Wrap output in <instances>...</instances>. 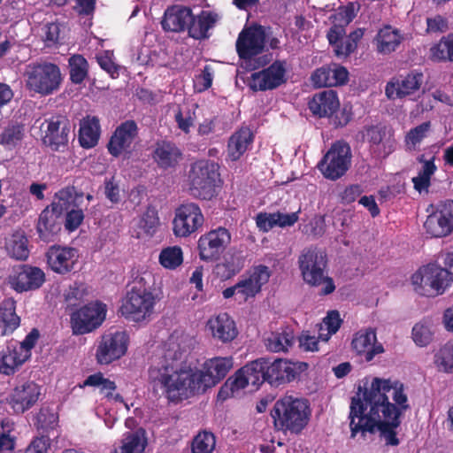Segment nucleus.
I'll return each mask as SVG.
<instances>
[{
  "label": "nucleus",
  "mask_w": 453,
  "mask_h": 453,
  "mask_svg": "<svg viewBox=\"0 0 453 453\" xmlns=\"http://www.w3.org/2000/svg\"><path fill=\"white\" fill-rule=\"evenodd\" d=\"M159 362L150 367L149 382L154 391L160 390L172 403L204 393L216 386L233 366L231 357H215L207 359L202 369L183 364L185 350L173 341H169Z\"/></svg>",
  "instance_id": "1"
},
{
  "label": "nucleus",
  "mask_w": 453,
  "mask_h": 453,
  "mask_svg": "<svg viewBox=\"0 0 453 453\" xmlns=\"http://www.w3.org/2000/svg\"><path fill=\"white\" fill-rule=\"evenodd\" d=\"M403 385L399 381L374 378L370 389L351 398L349 406L350 437L357 434H374L376 429L384 435L389 445L396 446L399 440L395 429L400 426V416L409 408Z\"/></svg>",
  "instance_id": "2"
},
{
  "label": "nucleus",
  "mask_w": 453,
  "mask_h": 453,
  "mask_svg": "<svg viewBox=\"0 0 453 453\" xmlns=\"http://www.w3.org/2000/svg\"><path fill=\"white\" fill-rule=\"evenodd\" d=\"M270 415L275 431L299 434L310 422L311 404L304 397L284 395L275 401Z\"/></svg>",
  "instance_id": "3"
},
{
  "label": "nucleus",
  "mask_w": 453,
  "mask_h": 453,
  "mask_svg": "<svg viewBox=\"0 0 453 453\" xmlns=\"http://www.w3.org/2000/svg\"><path fill=\"white\" fill-rule=\"evenodd\" d=\"M298 266L303 281L311 287H321L319 294L327 296L335 290L333 278L327 274V256L325 251L311 246L298 257Z\"/></svg>",
  "instance_id": "4"
},
{
  "label": "nucleus",
  "mask_w": 453,
  "mask_h": 453,
  "mask_svg": "<svg viewBox=\"0 0 453 453\" xmlns=\"http://www.w3.org/2000/svg\"><path fill=\"white\" fill-rule=\"evenodd\" d=\"M190 194L201 200H211L217 196L220 182L219 166L210 159H200L190 165L188 173Z\"/></svg>",
  "instance_id": "5"
},
{
  "label": "nucleus",
  "mask_w": 453,
  "mask_h": 453,
  "mask_svg": "<svg viewBox=\"0 0 453 453\" xmlns=\"http://www.w3.org/2000/svg\"><path fill=\"white\" fill-rule=\"evenodd\" d=\"M74 187H67L60 189L56 197L59 200L53 202L42 211L39 215L36 232L41 241L44 242H55L62 227V211L69 199L72 198Z\"/></svg>",
  "instance_id": "6"
},
{
  "label": "nucleus",
  "mask_w": 453,
  "mask_h": 453,
  "mask_svg": "<svg viewBox=\"0 0 453 453\" xmlns=\"http://www.w3.org/2000/svg\"><path fill=\"white\" fill-rule=\"evenodd\" d=\"M26 77L27 88L42 96H50L58 91L63 81L59 66L48 61L29 64Z\"/></svg>",
  "instance_id": "7"
},
{
  "label": "nucleus",
  "mask_w": 453,
  "mask_h": 453,
  "mask_svg": "<svg viewBox=\"0 0 453 453\" xmlns=\"http://www.w3.org/2000/svg\"><path fill=\"white\" fill-rule=\"evenodd\" d=\"M452 280L453 277L448 269L435 264H428L420 267L411 276V282L415 286V290L426 296L443 294Z\"/></svg>",
  "instance_id": "8"
},
{
  "label": "nucleus",
  "mask_w": 453,
  "mask_h": 453,
  "mask_svg": "<svg viewBox=\"0 0 453 453\" xmlns=\"http://www.w3.org/2000/svg\"><path fill=\"white\" fill-rule=\"evenodd\" d=\"M351 149L344 141L333 142L317 165L322 175L330 180H336L346 174L351 165Z\"/></svg>",
  "instance_id": "9"
},
{
  "label": "nucleus",
  "mask_w": 453,
  "mask_h": 453,
  "mask_svg": "<svg viewBox=\"0 0 453 453\" xmlns=\"http://www.w3.org/2000/svg\"><path fill=\"white\" fill-rule=\"evenodd\" d=\"M159 301L156 293L127 292L119 308L121 315L129 321L136 323L149 321L155 313Z\"/></svg>",
  "instance_id": "10"
},
{
  "label": "nucleus",
  "mask_w": 453,
  "mask_h": 453,
  "mask_svg": "<svg viewBox=\"0 0 453 453\" xmlns=\"http://www.w3.org/2000/svg\"><path fill=\"white\" fill-rule=\"evenodd\" d=\"M106 305L99 301L91 302L71 316L73 334H88L98 328L105 319Z\"/></svg>",
  "instance_id": "11"
},
{
  "label": "nucleus",
  "mask_w": 453,
  "mask_h": 453,
  "mask_svg": "<svg viewBox=\"0 0 453 453\" xmlns=\"http://www.w3.org/2000/svg\"><path fill=\"white\" fill-rule=\"evenodd\" d=\"M204 223L201 208L195 203H185L175 209L173 231L177 237H188Z\"/></svg>",
  "instance_id": "12"
},
{
  "label": "nucleus",
  "mask_w": 453,
  "mask_h": 453,
  "mask_svg": "<svg viewBox=\"0 0 453 453\" xmlns=\"http://www.w3.org/2000/svg\"><path fill=\"white\" fill-rule=\"evenodd\" d=\"M431 207L433 210L424 223L426 234L434 238L447 236L453 231V200L440 201Z\"/></svg>",
  "instance_id": "13"
},
{
  "label": "nucleus",
  "mask_w": 453,
  "mask_h": 453,
  "mask_svg": "<svg viewBox=\"0 0 453 453\" xmlns=\"http://www.w3.org/2000/svg\"><path fill=\"white\" fill-rule=\"evenodd\" d=\"M230 242L231 234L222 226L202 234L197 242L200 259L204 262L218 261Z\"/></svg>",
  "instance_id": "14"
},
{
  "label": "nucleus",
  "mask_w": 453,
  "mask_h": 453,
  "mask_svg": "<svg viewBox=\"0 0 453 453\" xmlns=\"http://www.w3.org/2000/svg\"><path fill=\"white\" fill-rule=\"evenodd\" d=\"M46 126L42 142L53 151H64L69 142L71 122L65 115H54L44 120Z\"/></svg>",
  "instance_id": "15"
},
{
  "label": "nucleus",
  "mask_w": 453,
  "mask_h": 453,
  "mask_svg": "<svg viewBox=\"0 0 453 453\" xmlns=\"http://www.w3.org/2000/svg\"><path fill=\"white\" fill-rule=\"evenodd\" d=\"M128 340V335L124 331L103 334L96 350L97 363L109 365L119 359L127 353Z\"/></svg>",
  "instance_id": "16"
},
{
  "label": "nucleus",
  "mask_w": 453,
  "mask_h": 453,
  "mask_svg": "<svg viewBox=\"0 0 453 453\" xmlns=\"http://www.w3.org/2000/svg\"><path fill=\"white\" fill-rule=\"evenodd\" d=\"M286 61L275 60L268 67L251 73L250 88L253 91L273 90L286 83Z\"/></svg>",
  "instance_id": "17"
},
{
  "label": "nucleus",
  "mask_w": 453,
  "mask_h": 453,
  "mask_svg": "<svg viewBox=\"0 0 453 453\" xmlns=\"http://www.w3.org/2000/svg\"><path fill=\"white\" fill-rule=\"evenodd\" d=\"M139 128L134 120L128 119L119 125L112 133L107 144L109 153L118 157L122 154L130 155L134 140L138 137Z\"/></svg>",
  "instance_id": "18"
},
{
  "label": "nucleus",
  "mask_w": 453,
  "mask_h": 453,
  "mask_svg": "<svg viewBox=\"0 0 453 453\" xmlns=\"http://www.w3.org/2000/svg\"><path fill=\"white\" fill-rule=\"evenodd\" d=\"M47 265L56 273L67 274L74 270L79 260L78 250L67 246L53 245L46 252Z\"/></svg>",
  "instance_id": "19"
},
{
  "label": "nucleus",
  "mask_w": 453,
  "mask_h": 453,
  "mask_svg": "<svg viewBox=\"0 0 453 453\" xmlns=\"http://www.w3.org/2000/svg\"><path fill=\"white\" fill-rule=\"evenodd\" d=\"M364 136L370 145L371 151L377 157H386L395 150V139L386 126L379 124L366 127Z\"/></svg>",
  "instance_id": "20"
},
{
  "label": "nucleus",
  "mask_w": 453,
  "mask_h": 453,
  "mask_svg": "<svg viewBox=\"0 0 453 453\" xmlns=\"http://www.w3.org/2000/svg\"><path fill=\"white\" fill-rule=\"evenodd\" d=\"M265 47V34L259 28H243L238 35L235 48L241 59L250 60L262 53Z\"/></svg>",
  "instance_id": "21"
},
{
  "label": "nucleus",
  "mask_w": 453,
  "mask_h": 453,
  "mask_svg": "<svg viewBox=\"0 0 453 453\" xmlns=\"http://www.w3.org/2000/svg\"><path fill=\"white\" fill-rule=\"evenodd\" d=\"M270 275V270L266 265L255 266L248 276L242 277L235 284L237 296H240L243 301L254 297L261 291L262 286L268 282Z\"/></svg>",
  "instance_id": "22"
},
{
  "label": "nucleus",
  "mask_w": 453,
  "mask_h": 453,
  "mask_svg": "<svg viewBox=\"0 0 453 453\" xmlns=\"http://www.w3.org/2000/svg\"><path fill=\"white\" fill-rule=\"evenodd\" d=\"M423 82V73L411 71L406 75L393 78L386 85V95L389 99L403 98L418 91Z\"/></svg>",
  "instance_id": "23"
},
{
  "label": "nucleus",
  "mask_w": 453,
  "mask_h": 453,
  "mask_svg": "<svg viewBox=\"0 0 453 453\" xmlns=\"http://www.w3.org/2000/svg\"><path fill=\"white\" fill-rule=\"evenodd\" d=\"M352 349L366 362L372 361L376 355L384 352L381 343L377 342L375 329L368 327L357 331L351 342Z\"/></svg>",
  "instance_id": "24"
},
{
  "label": "nucleus",
  "mask_w": 453,
  "mask_h": 453,
  "mask_svg": "<svg viewBox=\"0 0 453 453\" xmlns=\"http://www.w3.org/2000/svg\"><path fill=\"white\" fill-rule=\"evenodd\" d=\"M183 158L181 150L171 141L162 140L155 144L152 159L161 170L175 169Z\"/></svg>",
  "instance_id": "25"
},
{
  "label": "nucleus",
  "mask_w": 453,
  "mask_h": 453,
  "mask_svg": "<svg viewBox=\"0 0 453 453\" xmlns=\"http://www.w3.org/2000/svg\"><path fill=\"white\" fill-rule=\"evenodd\" d=\"M193 20V12L189 7L174 4L166 8L161 22L165 32L181 33L188 30Z\"/></svg>",
  "instance_id": "26"
},
{
  "label": "nucleus",
  "mask_w": 453,
  "mask_h": 453,
  "mask_svg": "<svg viewBox=\"0 0 453 453\" xmlns=\"http://www.w3.org/2000/svg\"><path fill=\"white\" fill-rule=\"evenodd\" d=\"M349 81V72L342 65H334L331 68L323 65L317 68L311 75V81L315 88L342 86Z\"/></svg>",
  "instance_id": "27"
},
{
  "label": "nucleus",
  "mask_w": 453,
  "mask_h": 453,
  "mask_svg": "<svg viewBox=\"0 0 453 453\" xmlns=\"http://www.w3.org/2000/svg\"><path fill=\"white\" fill-rule=\"evenodd\" d=\"M40 388L35 382H26L16 387L10 395L9 403L15 413H23L37 401Z\"/></svg>",
  "instance_id": "28"
},
{
  "label": "nucleus",
  "mask_w": 453,
  "mask_h": 453,
  "mask_svg": "<svg viewBox=\"0 0 453 453\" xmlns=\"http://www.w3.org/2000/svg\"><path fill=\"white\" fill-rule=\"evenodd\" d=\"M265 369L266 382L275 387L294 380L297 374L294 363L280 358L273 361L266 358Z\"/></svg>",
  "instance_id": "29"
},
{
  "label": "nucleus",
  "mask_w": 453,
  "mask_h": 453,
  "mask_svg": "<svg viewBox=\"0 0 453 453\" xmlns=\"http://www.w3.org/2000/svg\"><path fill=\"white\" fill-rule=\"evenodd\" d=\"M45 281V273L36 266L25 265L21 271L12 280L11 284L19 293L35 290Z\"/></svg>",
  "instance_id": "30"
},
{
  "label": "nucleus",
  "mask_w": 453,
  "mask_h": 453,
  "mask_svg": "<svg viewBox=\"0 0 453 453\" xmlns=\"http://www.w3.org/2000/svg\"><path fill=\"white\" fill-rule=\"evenodd\" d=\"M29 358L18 347V342L11 340L0 351V373L14 374Z\"/></svg>",
  "instance_id": "31"
},
{
  "label": "nucleus",
  "mask_w": 453,
  "mask_h": 453,
  "mask_svg": "<svg viewBox=\"0 0 453 453\" xmlns=\"http://www.w3.org/2000/svg\"><path fill=\"white\" fill-rule=\"evenodd\" d=\"M308 105L313 115L319 118H329L338 111L340 101L336 91L327 89L315 94Z\"/></svg>",
  "instance_id": "32"
},
{
  "label": "nucleus",
  "mask_w": 453,
  "mask_h": 453,
  "mask_svg": "<svg viewBox=\"0 0 453 453\" xmlns=\"http://www.w3.org/2000/svg\"><path fill=\"white\" fill-rule=\"evenodd\" d=\"M207 326L213 338L223 343L231 342L238 334L234 320L226 312L211 318Z\"/></svg>",
  "instance_id": "33"
},
{
  "label": "nucleus",
  "mask_w": 453,
  "mask_h": 453,
  "mask_svg": "<svg viewBox=\"0 0 453 453\" xmlns=\"http://www.w3.org/2000/svg\"><path fill=\"white\" fill-rule=\"evenodd\" d=\"M78 140L84 149H91L97 145L101 127L99 119L96 116H86L80 120Z\"/></svg>",
  "instance_id": "34"
},
{
  "label": "nucleus",
  "mask_w": 453,
  "mask_h": 453,
  "mask_svg": "<svg viewBox=\"0 0 453 453\" xmlns=\"http://www.w3.org/2000/svg\"><path fill=\"white\" fill-rule=\"evenodd\" d=\"M20 317L16 313V301L4 298L0 303V334H12L20 326Z\"/></svg>",
  "instance_id": "35"
},
{
  "label": "nucleus",
  "mask_w": 453,
  "mask_h": 453,
  "mask_svg": "<svg viewBox=\"0 0 453 453\" xmlns=\"http://www.w3.org/2000/svg\"><path fill=\"white\" fill-rule=\"evenodd\" d=\"M218 15L211 12L202 11L197 16L193 14V20L188 27V35L196 40L209 38L208 31L217 22Z\"/></svg>",
  "instance_id": "36"
},
{
  "label": "nucleus",
  "mask_w": 453,
  "mask_h": 453,
  "mask_svg": "<svg viewBox=\"0 0 453 453\" xmlns=\"http://www.w3.org/2000/svg\"><path fill=\"white\" fill-rule=\"evenodd\" d=\"M403 39V37L398 29L387 25L378 31L374 42L378 52L389 54L398 48Z\"/></svg>",
  "instance_id": "37"
},
{
  "label": "nucleus",
  "mask_w": 453,
  "mask_h": 453,
  "mask_svg": "<svg viewBox=\"0 0 453 453\" xmlns=\"http://www.w3.org/2000/svg\"><path fill=\"white\" fill-rule=\"evenodd\" d=\"M253 142V134L248 127H242L234 132L228 140V156L233 161L238 160Z\"/></svg>",
  "instance_id": "38"
},
{
  "label": "nucleus",
  "mask_w": 453,
  "mask_h": 453,
  "mask_svg": "<svg viewBox=\"0 0 453 453\" xmlns=\"http://www.w3.org/2000/svg\"><path fill=\"white\" fill-rule=\"evenodd\" d=\"M147 446L145 430L139 428L134 432H127L124 435L122 445L112 453H143Z\"/></svg>",
  "instance_id": "39"
},
{
  "label": "nucleus",
  "mask_w": 453,
  "mask_h": 453,
  "mask_svg": "<svg viewBox=\"0 0 453 453\" xmlns=\"http://www.w3.org/2000/svg\"><path fill=\"white\" fill-rule=\"evenodd\" d=\"M25 125L10 122L0 134V144L6 150H13L21 144L25 137Z\"/></svg>",
  "instance_id": "40"
},
{
  "label": "nucleus",
  "mask_w": 453,
  "mask_h": 453,
  "mask_svg": "<svg viewBox=\"0 0 453 453\" xmlns=\"http://www.w3.org/2000/svg\"><path fill=\"white\" fill-rule=\"evenodd\" d=\"M266 358L261 357L251 361L242 367V372L250 383L256 388H258L264 382L266 381Z\"/></svg>",
  "instance_id": "41"
},
{
  "label": "nucleus",
  "mask_w": 453,
  "mask_h": 453,
  "mask_svg": "<svg viewBox=\"0 0 453 453\" xmlns=\"http://www.w3.org/2000/svg\"><path fill=\"white\" fill-rule=\"evenodd\" d=\"M70 81L75 85H81L88 76L89 65L81 54H73L68 59Z\"/></svg>",
  "instance_id": "42"
},
{
  "label": "nucleus",
  "mask_w": 453,
  "mask_h": 453,
  "mask_svg": "<svg viewBox=\"0 0 453 453\" xmlns=\"http://www.w3.org/2000/svg\"><path fill=\"white\" fill-rule=\"evenodd\" d=\"M419 163H423L422 169L418 172V176L412 178L414 188L421 193L427 190L431 185V177L435 173L437 167L434 164V157L426 160L424 156L418 158Z\"/></svg>",
  "instance_id": "43"
},
{
  "label": "nucleus",
  "mask_w": 453,
  "mask_h": 453,
  "mask_svg": "<svg viewBox=\"0 0 453 453\" xmlns=\"http://www.w3.org/2000/svg\"><path fill=\"white\" fill-rule=\"evenodd\" d=\"M81 387L97 388H99L100 394L104 395L108 399L112 397V393L117 388L115 382L108 378H105L100 372L88 376Z\"/></svg>",
  "instance_id": "44"
},
{
  "label": "nucleus",
  "mask_w": 453,
  "mask_h": 453,
  "mask_svg": "<svg viewBox=\"0 0 453 453\" xmlns=\"http://www.w3.org/2000/svg\"><path fill=\"white\" fill-rule=\"evenodd\" d=\"M431 58L435 61L453 62V34L442 37L430 49Z\"/></svg>",
  "instance_id": "45"
},
{
  "label": "nucleus",
  "mask_w": 453,
  "mask_h": 453,
  "mask_svg": "<svg viewBox=\"0 0 453 453\" xmlns=\"http://www.w3.org/2000/svg\"><path fill=\"white\" fill-rule=\"evenodd\" d=\"M10 257L16 260H26L29 256L28 240L23 234L16 233L7 246Z\"/></svg>",
  "instance_id": "46"
},
{
  "label": "nucleus",
  "mask_w": 453,
  "mask_h": 453,
  "mask_svg": "<svg viewBox=\"0 0 453 453\" xmlns=\"http://www.w3.org/2000/svg\"><path fill=\"white\" fill-rule=\"evenodd\" d=\"M294 342V336L291 331L272 333L266 339V348L272 352L287 351Z\"/></svg>",
  "instance_id": "47"
},
{
  "label": "nucleus",
  "mask_w": 453,
  "mask_h": 453,
  "mask_svg": "<svg viewBox=\"0 0 453 453\" xmlns=\"http://www.w3.org/2000/svg\"><path fill=\"white\" fill-rule=\"evenodd\" d=\"M158 260L163 267L174 270L183 262L182 250L179 246L165 248L161 250Z\"/></svg>",
  "instance_id": "48"
},
{
  "label": "nucleus",
  "mask_w": 453,
  "mask_h": 453,
  "mask_svg": "<svg viewBox=\"0 0 453 453\" xmlns=\"http://www.w3.org/2000/svg\"><path fill=\"white\" fill-rule=\"evenodd\" d=\"M154 276L150 272L145 271L142 273H137L133 275V280L129 283L130 288L127 292L136 293H155Z\"/></svg>",
  "instance_id": "49"
},
{
  "label": "nucleus",
  "mask_w": 453,
  "mask_h": 453,
  "mask_svg": "<svg viewBox=\"0 0 453 453\" xmlns=\"http://www.w3.org/2000/svg\"><path fill=\"white\" fill-rule=\"evenodd\" d=\"M434 364L440 372L453 373V344H445L437 351Z\"/></svg>",
  "instance_id": "50"
},
{
  "label": "nucleus",
  "mask_w": 453,
  "mask_h": 453,
  "mask_svg": "<svg viewBox=\"0 0 453 453\" xmlns=\"http://www.w3.org/2000/svg\"><path fill=\"white\" fill-rule=\"evenodd\" d=\"M159 225L157 211L153 206H148L139 220V228L147 235H153Z\"/></svg>",
  "instance_id": "51"
},
{
  "label": "nucleus",
  "mask_w": 453,
  "mask_h": 453,
  "mask_svg": "<svg viewBox=\"0 0 453 453\" xmlns=\"http://www.w3.org/2000/svg\"><path fill=\"white\" fill-rule=\"evenodd\" d=\"M215 436L211 432L199 433L192 441L193 453H211L215 447Z\"/></svg>",
  "instance_id": "52"
},
{
  "label": "nucleus",
  "mask_w": 453,
  "mask_h": 453,
  "mask_svg": "<svg viewBox=\"0 0 453 453\" xmlns=\"http://www.w3.org/2000/svg\"><path fill=\"white\" fill-rule=\"evenodd\" d=\"M433 332L426 322L420 321L412 327L411 337L416 345L426 347L433 341Z\"/></svg>",
  "instance_id": "53"
},
{
  "label": "nucleus",
  "mask_w": 453,
  "mask_h": 453,
  "mask_svg": "<svg viewBox=\"0 0 453 453\" xmlns=\"http://www.w3.org/2000/svg\"><path fill=\"white\" fill-rule=\"evenodd\" d=\"M361 35H358L357 32L355 31L346 39H342L334 49L335 56L339 58H346L349 56L357 49V41Z\"/></svg>",
  "instance_id": "54"
},
{
  "label": "nucleus",
  "mask_w": 453,
  "mask_h": 453,
  "mask_svg": "<svg viewBox=\"0 0 453 453\" xmlns=\"http://www.w3.org/2000/svg\"><path fill=\"white\" fill-rule=\"evenodd\" d=\"M59 24L50 22L42 27V39L46 47H52L58 44L59 39Z\"/></svg>",
  "instance_id": "55"
},
{
  "label": "nucleus",
  "mask_w": 453,
  "mask_h": 453,
  "mask_svg": "<svg viewBox=\"0 0 453 453\" xmlns=\"http://www.w3.org/2000/svg\"><path fill=\"white\" fill-rule=\"evenodd\" d=\"M96 61L99 66L105 71L112 79L119 75V66L112 60V53L106 50L103 54L96 56Z\"/></svg>",
  "instance_id": "56"
},
{
  "label": "nucleus",
  "mask_w": 453,
  "mask_h": 453,
  "mask_svg": "<svg viewBox=\"0 0 453 453\" xmlns=\"http://www.w3.org/2000/svg\"><path fill=\"white\" fill-rule=\"evenodd\" d=\"M431 127L430 121L423 122L420 125L411 128L406 134L405 141L408 144L413 146L419 143L426 136Z\"/></svg>",
  "instance_id": "57"
},
{
  "label": "nucleus",
  "mask_w": 453,
  "mask_h": 453,
  "mask_svg": "<svg viewBox=\"0 0 453 453\" xmlns=\"http://www.w3.org/2000/svg\"><path fill=\"white\" fill-rule=\"evenodd\" d=\"M324 323L326 326L327 334L324 337L322 334H319V338L327 341L329 337L335 334L342 324V319H340V314L337 311H331L327 313V316L324 319Z\"/></svg>",
  "instance_id": "58"
},
{
  "label": "nucleus",
  "mask_w": 453,
  "mask_h": 453,
  "mask_svg": "<svg viewBox=\"0 0 453 453\" xmlns=\"http://www.w3.org/2000/svg\"><path fill=\"white\" fill-rule=\"evenodd\" d=\"M104 195L105 197L111 203H118L120 201V189L119 183L112 176L111 178H105L104 181Z\"/></svg>",
  "instance_id": "59"
},
{
  "label": "nucleus",
  "mask_w": 453,
  "mask_h": 453,
  "mask_svg": "<svg viewBox=\"0 0 453 453\" xmlns=\"http://www.w3.org/2000/svg\"><path fill=\"white\" fill-rule=\"evenodd\" d=\"M83 219V211L81 209H73L65 215V227L68 232H73L81 225Z\"/></svg>",
  "instance_id": "60"
},
{
  "label": "nucleus",
  "mask_w": 453,
  "mask_h": 453,
  "mask_svg": "<svg viewBox=\"0 0 453 453\" xmlns=\"http://www.w3.org/2000/svg\"><path fill=\"white\" fill-rule=\"evenodd\" d=\"M50 447V439L47 435L35 437L25 450V453H47Z\"/></svg>",
  "instance_id": "61"
},
{
  "label": "nucleus",
  "mask_w": 453,
  "mask_h": 453,
  "mask_svg": "<svg viewBox=\"0 0 453 453\" xmlns=\"http://www.w3.org/2000/svg\"><path fill=\"white\" fill-rule=\"evenodd\" d=\"M40 337V333L37 328H33L25 337V339L18 344L19 349L24 351V354L27 356L28 358L31 357V350L35 346L38 339Z\"/></svg>",
  "instance_id": "62"
},
{
  "label": "nucleus",
  "mask_w": 453,
  "mask_h": 453,
  "mask_svg": "<svg viewBox=\"0 0 453 453\" xmlns=\"http://www.w3.org/2000/svg\"><path fill=\"white\" fill-rule=\"evenodd\" d=\"M300 210L292 213L274 212L275 225L281 228L294 226L299 219Z\"/></svg>",
  "instance_id": "63"
},
{
  "label": "nucleus",
  "mask_w": 453,
  "mask_h": 453,
  "mask_svg": "<svg viewBox=\"0 0 453 453\" xmlns=\"http://www.w3.org/2000/svg\"><path fill=\"white\" fill-rule=\"evenodd\" d=\"M226 381L234 392H238L250 384L245 375V372H242V368L236 371L235 373L229 377Z\"/></svg>",
  "instance_id": "64"
}]
</instances>
